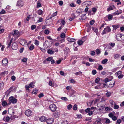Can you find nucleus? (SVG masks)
<instances>
[{
    "label": "nucleus",
    "instance_id": "nucleus-39",
    "mask_svg": "<svg viewBox=\"0 0 124 124\" xmlns=\"http://www.w3.org/2000/svg\"><path fill=\"white\" fill-rule=\"evenodd\" d=\"M95 52L96 54L97 55H98L100 54L101 52V51H100L99 49H97L95 50Z\"/></svg>",
    "mask_w": 124,
    "mask_h": 124
},
{
    "label": "nucleus",
    "instance_id": "nucleus-55",
    "mask_svg": "<svg viewBox=\"0 0 124 124\" xmlns=\"http://www.w3.org/2000/svg\"><path fill=\"white\" fill-rule=\"evenodd\" d=\"M35 44L36 45L38 46L39 44V42L38 41H37V40H35Z\"/></svg>",
    "mask_w": 124,
    "mask_h": 124
},
{
    "label": "nucleus",
    "instance_id": "nucleus-36",
    "mask_svg": "<svg viewBox=\"0 0 124 124\" xmlns=\"http://www.w3.org/2000/svg\"><path fill=\"white\" fill-rule=\"evenodd\" d=\"M93 101H91L90 102L87 103V104L88 106H91L93 103Z\"/></svg>",
    "mask_w": 124,
    "mask_h": 124
},
{
    "label": "nucleus",
    "instance_id": "nucleus-9",
    "mask_svg": "<svg viewBox=\"0 0 124 124\" xmlns=\"http://www.w3.org/2000/svg\"><path fill=\"white\" fill-rule=\"evenodd\" d=\"M23 1L19 0L17 1V5L19 7H21L23 5Z\"/></svg>",
    "mask_w": 124,
    "mask_h": 124
},
{
    "label": "nucleus",
    "instance_id": "nucleus-2",
    "mask_svg": "<svg viewBox=\"0 0 124 124\" xmlns=\"http://www.w3.org/2000/svg\"><path fill=\"white\" fill-rule=\"evenodd\" d=\"M110 31L111 29L108 26H107L104 29L103 31L102 32V35H104L110 32Z\"/></svg>",
    "mask_w": 124,
    "mask_h": 124
},
{
    "label": "nucleus",
    "instance_id": "nucleus-18",
    "mask_svg": "<svg viewBox=\"0 0 124 124\" xmlns=\"http://www.w3.org/2000/svg\"><path fill=\"white\" fill-rule=\"evenodd\" d=\"M75 18V16L74 14H73L71 15V17L69 19V21H71L74 20Z\"/></svg>",
    "mask_w": 124,
    "mask_h": 124
},
{
    "label": "nucleus",
    "instance_id": "nucleus-46",
    "mask_svg": "<svg viewBox=\"0 0 124 124\" xmlns=\"http://www.w3.org/2000/svg\"><path fill=\"white\" fill-rule=\"evenodd\" d=\"M72 106V105L71 104H70L68 105L67 108L69 110L71 109Z\"/></svg>",
    "mask_w": 124,
    "mask_h": 124
},
{
    "label": "nucleus",
    "instance_id": "nucleus-30",
    "mask_svg": "<svg viewBox=\"0 0 124 124\" xmlns=\"http://www.w3.org/2000/svg\"><path fill=\"white\" fill-rule=\"evenodd\" d=\"M84 41H83L81 40H79L78 41V43L79 46H80L82 45Z\"/></svg>",
    "mask_w": 124,
    "mask_h": 124
},
{
    "label": "nucleus",
    "instance_id": "nucleus-13",
    "mask_svg": "<svg viewBox=\"0 0 124 124\" xmlns=\"http://www.w3.org/2000/svg\"><path fill=\"white\" fill-rule=\"evenodd\" d=\"M103 80L102 79H100L99 78H96V79L95 80V82L96 83H98L100 81V82H104L103 80Z\"/></svg>",
    "mask_w": 124,
    "mask_h": 124
},
{
    "label": "nucleus",
    "instance_id": "nucleus-20",
    "mask_svg": "<svg viewBox=\"0 0 124 124\" xmlns=\"http://www.w3.org/2000/svg\"><path fill=\"white\" fill-rule=\"evenodd\" d=\"M121 55L118 54H115L114 55V58L115 59H117L120 58Z\"/></svg>",
    "mask_w": 124,
    "mask_h": 124
},
{
    "label": "nucleus",
    "instance_id": "nucleus-62",
    "mask_svg": "<svg viewBox=\"0 0 124 124\" xmlns=\"http://www.w3.org/2000/svg\"><path fill=\"white\" fill-rule=\"evenodd\" d=\"M43 20L42 17H40L39 18V20H38V22H40L43 21Z\"/></svg>",
    "mask_w": 124,
    "mask_h": 124
},
{
    "label": "nucleus",
    "instance_id": "nucleus-31",
    "mask_svg": "<svg viewBox=\"0 0 124 124\" xmlns=\"http://www.w3.org/2000/svg\"><path fill=\"white\" fill-rule=\"evenodd\" d=\"M87 31L88 32H89L90 31L91 28V26L88 25V26L87 25Z\"/></svg>",
    "mask_w": 124,
    "mask_h": 124
},
{
    "label": "nucleus",
    "instance_id": "nucleus-27",
    "mask_svg": "<svg viewBox=\"0 0 124 124\" xmlns=\"http://www.w3.org/2000/svg\"><path fill=\"white\" fill-rule=\"evenodd\" d=\"M82 72L79 71V72H77L75 73V74L77 76L79 75L80 76H82Z\"/></svg>",
    "mask_w": 124,
    "mask_h": 124
},
{
    "label": "nucleus",
    "instance_id": "nucleus-59",
    "mask_svg": "<svg viewBox=\"0 0 124 124\" xmlns=\"http://www.w3.org/2000/svg\"><path fill=\"white\" fill-rule=\"evenodd\" d=\"M52 57H49L46 59V60L47 61H51L52 59Z\"/></svg>",
    "mask_w": 124,
    "mask_h": 124
},
{
    "label": "nucleus",
    "instance_id": "nucleus-24",
    "mask_svg": "<svg viewBox=\"0 0 124 124\" xmlns=\"http://www.w3.org/2000/svg\"><path fill=\"white\" fill-rule=\"evenodd\" d=\"M10 119V118L9 116H7L5 118H4L3 119V120L6 122H8Z\"/></svg>",
    "mask_w": 124,
    "mask_h": 124
},
{
    "label": "nucleus",
    "instance_id": "nucleus-21",
    "mask_svg": "<svg viewBox=\"0 0 124 124\" xmlns=\"http://www.w3.org/2000/svg\"><path fill=\"white\" fill-rule=\"evenodd\" d=\"M38 92V91L37 89H34L33 90V91L32 92V93H31L32 94H35V95H36L37 93Z\"/></svg>",
    "mask_w": 124,
    "mask_h": 124
},
{
    "label": "nucleus",
    "instance_id": "nucleus-11",
    "mask_svg": "<svg viewBox=\"0 0 124 124\" xmlns=\"http://www.w3.org/2000/svg\"><path fill=\"white\" fill-rule=\"evenodd\" d=\"M115 82L114 81L113 82H110L108 86V88H111L113 87L115 85Z\"/></svg>",
    "mask_w": 124,
    "mask_h": 124
},
{
    "label": "nucleus",
    "instance_id": "nucleus-54",
    "mask_svg": "<svg viewBox=\"0 0 124 124\" xmlns=\"http://www.w3.org/2000/svg\"><path fill=\"white\" fill-rule=\"evenodd\" d=\"M44 96V94L43 93H41L39 94L38 95V97L39 98H41L42 97H43Z\"/></svg>",
    "mask_w": 124,
    "mask_h": 124
},
{
    "label": "nucleus",
    "instance_id": "nucleus-22",
    "mask_svg": "<svg viewBox=\"0 0 124 124\" xmlns=\"http://www.w3.org/2000/svg\"><path fill=\"white\" fill-rule=\"evenodd\" d=\"M69 49L68 48H66L64 50V53L66 54H68L69 52Z\"/></svg>",
    "mask_w": 124,
    "mask_h": 124
},
{
    "label": "nucleus",
    "instance_id": "nucleus-8",
    "mask_svg": "<svg viewBox=\"0 0 124 124\" xmlns=\"http://www.w3.org/2000/svg\"><path fill=\"white\" fill-rule=\"evenodd\" d=\"M12 49L14 50L17 49L18 48V46L17 43L15 42L13 44L12 46Z\"/></svg>",
    "mask_w": 124,
    "mask_h": 124
},
{
    "label": "nucleus",
    "instance_id": "nucleus-58",
    "mask_svg": "<svg viewBox=\"0 0 124 124\" xmlns=\"http://www.w3.org/2000/svg\"><path fill=\"white\" fill-rule=\"evenodd\" d=\"M92 74L93 75L96 74L97 73V72L95 70H93L92 71Z\"/></svg>",
    "mask_w": 124,
    "mask_h": 124
},
{
    "label": "nucleus",
    "instance_id": "nucleus-61",
    "mask_svg": "<svg viewBox=\"0 0 124 124\" xmlns=\"http://www.w3.org/2000/svg\"><path fill=\"white\" fill-rule=\"evenodd\" d=\"M95 52L94 51H92L91 52L90 54L92 56H94L95 55Z\"/></svg>",
    "mask_w": 124,
    "mask_h": 124
},
{
    "label": "nucleus",
    "instance_id": "nucleus-25",
    "mask_svg": "<svg viewBox=\"0 0 124 124\" xmlns=\"http://www.w3.org/2000/svg\"><path fill=\"white\" fill-rule=\"evenodd\" d=\"M112 27L113 28V29H115L116 30L117 28L119 27V25H113L112 26Z\"/></svg>",
    "mask_w": 124,
    "mask_h": 124
},
{
    "label": "nucleus",
    "instance_id": "nucleus-37",
    "mask_svg": "<svg viewBox=\"0 0 124 124\" xmlns=\"http://www.w3.org/2000/svg\"><path fill=\"white\" fill-rule=\"evenodd\" d=\"M108 61L107 59H106L102 61L101 63L102 64H104L106 63Z\"/></svg>",
    "mask_w": 124,
    "mask_h": 124
},
{
    "label": "nucleus",
    "instance_id": "nucleus-34",
    "mask_svg": "<svg viewBox=\"0 0 124 124\" xmlns=\"http://www.w3.org/2000/svg\"><path fill=\"white\" fill-rule=\"evenodd\" d=\"M113 17V16L109 14L108 16V18L109 20H110L112 19Z\"/></svg>",
    "mask_w": 124,
    "mask_h": 124
},
{
    "label": "nucleus",
    "instance_id": "nucleus-4",
    "mask_svg": "<svg viewBox=\"0 0 124 124\" xmlns=\"http://www.w3.org/2000/svg\"><path fill=\"white\" fill-rule=\"evenodd\" d=\"M8 61L7 58L3 59L2 62V65L5 66L8 65Z\"/></svg>",
    "mask_w": 124,
    "mask_h": 124
},
{
    "label": "nucleus",
    "instance_id": "nucleus-17",
    "mask_svg": "<svg viewBox=\"0 0 124 124\" xmlns=\"http://www.w3.org/2000/svg\"><path fill=\"white\" fill-rule=\"evenodd\" d=\"M122 35L121 34H118L116 36V38L117 40H121L122 37Z\"/></svg>",
    "mask_w": 124,
    "mask_h": 124
},
{
    "label": "nucleus",
    "instance_id": "nucleus-44",
    "mask_svg": "<svg viewBox=\"0 0 124 124\" xmlns=\"http://www.w3.org/2000/svg\"><path fill=\"white\" fill-rule=\"evenodd\" d=\"M49 85L53 87L54 86V85L53 84L51 80H50L49 82Z\"/></svg>",
    "mask_w": 124,
    "mask_h": 124
},
{
    "label": "nucleus",
    "instance_id": "nucleus-57",
    "mask_svg": "<svg viewBox=\"0 0 124 124\" xmlns=\"http://www.w3.org/2000/svg\"><path fill=\"white\" fill-rule=\"evenodd\" d=\"M112 120L114 121L116 120L117 119V117L115 116H114L112 118Z\"/></svg>",
    "mask_w": 124,
    "mask_h": 124
},
{
    "label": "nucleus",
    "instance_id": "nucleus-7",
    "mask_svg": "<svg viewBox=\"0 0 124 124\" xmlns=\"http://www.w3.org/2000/svg\"><path fill=\"white\" fill-rule=\"evenodd\" d=\"M20 44L23 46H26L28 44L26 40L23 39H21L20 42Z\"/></svg>",
    "mask_w": 124,
    "mask_h": 124
},
{
    "label": "nucleus",
    "instance_id": "nucleus-12",
    "mask_svg": "<svg viewBox=\"0 0 124 124\" xmlns=\"http://www.w3.org/2000/svg\"><path fill=\"white\" fill-rule=\"evenodd\" d=\"M25 113L27 116H30L31 115V111L29 109L25 111Z\"/></svg>",
    "mask_w": 124,
    "mask_h": 124
},
{
    "label": "nucleus",
    "instance_id": "nucleus-47",
    "mask_svg": "<svg viewBox=\"0 0 124 124\" xmlns=\"http://www.w3.org/2000/svg\"><path fill=\"white\" fill-rule=\"evenodd\" d=\"M27 60V59L26 58H23L21 59V61L23 62H25Z\"/></svg>",
    "mask_w": 124,
    "mask_h": 124
},
{
    "label": "nucleus",
    "instance_id": "nucleus-33",
    "mask_svg": "<svg viewBox=\"0 0 124 124\" xmlns=\"http://www.w3.org/2000/svg\"><path fill=\"white\" fill-rule=\"evenodd\" d=\"M105 110L107 111H109L112 110V109L108 107H106L105 108Z\"/></svg>",
    "mask_w": 124,
    "mask_h": 124
},
{
    "label": "nucleus",
    "instance_id": "nucleus-64",
    "mask_svg": "<svg viewBox=\"0 0 124 124\" xmlns=\"http://www.w3.org/2000/svg\"><path fill=\"white\" fill-rule=\"evenodd\" d=\"M68 123L67 120H64L62 123L61 124H68Z\"/></svg>",
    "mask_w": 124,
    "mask_h": 124
},
{
    "label": "nucleus",
    "instance_id": "nucleus-53",
    "mask_svg": "<svg viewBox=\"0 0 124 124\" xmlns=\"http://www.w3.org/2000/svg\"><path fill=\"white\" fill-rule=\"evenodd\" d=\"M121 122V121L120 119H118L116 122V124H120Z\"/></svg>",
    "mask_w": 124,
    "mask_h": 124
},
{
    "label": "nucleus",
    "instance_id": "nucleus-29",
    "mask_svg": "<svg viewBox=\"0 0 124 124\" xmlns=\"http://www.w3.org/2000/svg\"><path fill=\"white\" fill-rule=\"evenodd\" d=\"M71 92L70 94V96L71 97L72 96V95L74 94L75 92V91L72 89L71 90Z\"/></svg>",
    "mask_w": 124,
    "mask_h": 124
},
{
    "label": "nucleus",
    "instance_id": "nucleus-14",
    "mask_svg": "<svg viewBox=\"0 0 124 124\" xmlns=\"http://www.w3.org/2000/svg\"><path fill=\"white\" fill-rule=\"evenodd\" d=\"M122 12V10H118L113 13L114 15H118L121 14Z\"/></svg>",
    "mask_w": 124,
    "mask_h": 124
},
{
    "label": "nucleus",
    "instance_id": "nucleus-15",
    "mask_svg": "<svg viewBox=\"0 0 124 124\" xmlns=\"http://www.w3.org/2000/svg\"><path fill=\"white\" fill-rule=\"evenodd\" d=\"M46 118L44 116H42L40 117L39 118V120L41 122H44L46 121Z\"/></svg>",
    "mask_w": 124,
    "mask_h": 124
},
{
    "label": "nucleus",
    "instance_id": "nucleus-28",
    "mask_svg": "<svg viewBox=\"0 0 124 124\" xmlns=\"http://www.w3.org/2000/svg\"><path fill=\"white\" fill-rule=\"evenodd\" d=\"M93 30L96 33V34H97V33L98 32V29L96 28H94L93 27H92Z\"/></svg>",
    "mask_w": 124,
    "mask_h": 124
},
{
    "label": "nucleus",
    "instance_id": "nucleus-5",
    "mask_svg": "<svg viewBox=\"0 0 124 124\" xmlns=\"http://www.w3.org/2000/svg\"><path fill=\"white\" fill-rule=\"evenodd\" d=\"M47 124H52L54 122V119L52 118H49L46 120Z\"/></svg>",
    "mask_w": 124,
    "mask_h": 124
},
{
    "label": "nucleus",
    "instance_id": "nucleus-51",
    "mask_svg": "<svg viewBox=\"0 0 124 124\" xmlns=\"http://www.w3.org/2000/svg\"><path fill=\"white\" fill-rule=\"evenodd\" d=\"M16 78V77L14 76H12L11 77V79L13 81H14L15 80Z\"/></svg>",
    "mask_w": 124,
    "mask_h": 124
},
{
    "label": "nucleus",
    "instance_id": "nucleus-16",
    "mask_svg": "<svg viewBox=\"0 0 124 124\" xmlns=\"http://www.w3.org/2000/svg\"><path fill=\"white\" fill-rule=\"evenodd\" d=\"M31 87V83H30L29 85H25V87L26 90L28 92H30V90H29V88Z\"/></svg>",
    "mask_w": 124,
    "mask_h": 124
},
{
    "label": "nucleus",
    "instance_id": "nucleus-63",
    "mask_svg": "<svg viewBox=\"0 0 124 124\" xmlns=\"http://www.w3.org/2000/svg\"><path fill=\"white\" fill-rule=\"evenodd\" d=\"M113 114L112 113H109L108 114V116L112 118L114 116Z\"/></svg>",
    "mask_w": 124,
    "mask_h": 124
},
{
    "label": "nucleus",
    "instance_id": "nucleus-50",
    "mask_svg": "<svg viewBox=\"0 0 124 124\" xmlns=\"http://www.w3.org/2000/svg\"><path fill=\"white\" fill-rule=\"evenodd\" d=\"M109 102L111 104L113 105L114 104H115V102L113 101L112 100H110L109 101Z\"/></svg>",
    "mask_w": 124,
    "mask_h": 124
},
{
    "label": "nucleus",
    "instance_id": "nucleus-23",
    "mask_svg": "<svg viewBox=\"0 0 124 124\" xmlns=\"http://www.w3.org/2000/svg\"><path fill=\"white\" fill-rule=\"evenodd\" d=\"M47 52L49 54H54V52L50 49H49L48 50Z\"/></svg>",
    "mask_w": 124,
    "mask_h": 124
},
{
    "label": "nucleus",
    "instance_id": "nucleus-3",
    "mask_svg": "<svg viewBox=\"0 0 124 124\" xmlns=\"http://www.w3.org/2000/svg\"><path fill=\"white\" fill-rule=\"evenodd\" d=\"M49 108L52 112H54L56 109V105L54 104H51L49 106Z\"/></svg>",
    "mask_w": 124,
    "mask_h": 124
},
{
    "label": "nucleus",
    "instance_id": "nucleus-48",
    "mask_svg": "<svg viewBox=\"0 0 124 124\" xmlns=\"http://www.w3.org/2000/svg\"><path fill=\"white\" fill-rule=\"evenodd\" d=\"M44 33L45 34H48L49 33V30H46L44 31Z\"/></svg>",
    "mask_w": 124,
    "mask_h": 124
},
{
    "label": "nucleus",
    "instance_id": "nucleus-56",
    "mask_svg": "<svg viewBox=\"0 0 124 124\" xmlns=\"http://www.w3.org/2000/svg\"><path fill=\"white\" fill-rule=\"evenodd\" d=\"M69 81L71 83H74L75 82V81L74 79H70V80Z\"/></svg>",
    "mask_w": 124,
    "mask_h": 124
},
{
    "label": "nucleus",
    "instance_id": "nucleus-32",
    "mask_svg": "<svg viewBox=\"0 0 124 124\" xmlns=\"http://www.w3.org/2000/svg\"><path fill=\"white\" fill-rule=\"evenodd\" d=\"M43 11L41 9H39L38 10L37 13L39 15H41L43 13Z\"/></svg>",
    "mask_w": 124,
    "mask_h": 124
},
{
    "label": "nucleus",
    "instance_id": "nucleus-26",
    "mask_svg": "<svg viewBox=\"0 0 124 124\" xmlns=\"http://www.w3.org/2000/svg\"><path fill=\"white\" fill-rule=\"evenodd\" d=\"M38 102L35 99V100L33 102L32 105H34L35 106L37 105H38Z\"/></svg>",
    "mask_w": 124,
    "mask_h": 124
},
{
    "label": "nucleus",
    "instance_id": "nucleus-42",
    "mask_svg": "<svg viewBox=\"0 0 124 124\" xmlns=\"http://www.w3.org/2000/svg\"><path fill=\"white\" fill-rule=\"evenodd\" d=\"M73 109L75 110H76L77 109V105L76 104H75L74 105L73 107Z\"/></svg>",
    "mask_w": 124,
    "mask_h": 124
},
{
    "label": "nucleus",
    "instance_id": "nucleus-6",
    "mask_svg": "<svg viewBox=\"0 0 124 124\" xmlns=\"http://www.w3.org/2000/svg\"><path fill=\"white\" fill-rule=\"evenodd\" d=\"M113 78V77L111 76H109L108 78H107L103 80L105 83H106L110 81Z\"/></svg>",
    "mask_w": 124,
    "mask_h": 124
},
{
    "label": "nucleus",
    "instance_id": "nucleus-52",
    "mask_svg": "<svg viewBox=\"0 0 124 124\" xmlns=\"http://www.w3.org/2000/svg\"><path fill=\"white\" fill-rule=\"evenodd\" d=\"M103 69V67L102 66L100 65L99 66L98 69L99 70H101Z\"/></svg>",
    "mask_w": 124,
    "mask_h": 124
},
{
    "label": "nucleus",
    "instance_id": "nucleus-60",
    "mask_svg": "<svg viewBox=\"0 0 124 124\" xmlns=\"http://www.w3.org/2000/svg\"><path fill=\"white\" fill-rule=\"evenodd\" d=\"M94 22L95 21L94 20H92L90 21V23L91 25H93L94 24Z\"/></svg>",
    "mask_w": 124,
    "mask_h": 124
},
{
    "label": "nucleus",
    "instance_id": "nucleus-19",
    "mask_svg": "<svg viewBox=\"0 0 124 124\" xmlns=\"http://www.w3.org/2000/svg\"><path fill=\"white\" fill-rule=\"evenodd\" d=\"M12 40L13 39L12 38L10 40L8 41V42L7 43V44L8 45V48H9L10 46Z\"/></svg>",
    "mask_w": 124,
    "mask_h": 124
},
{
    "label": "nucleus",
    "instance_id": "nucleus-41",
    "mask_svg": "<svg viewBox=\"0 0 124 124\" xmlns=\"http://www.w3.org/2000/svg\"><path fill=\"white\" fill-rule=\"evenodd\" d=\"M2 105L3 106H5L7 105V103L6 101H4L2 102Z\"/></svg>",
    "mask_w": 124,
    "mask_h": 124
},
{
    "label": "nucleus",
    "instance_id": "nucleus-45",
    "mask_svg": "<svg viewBox=\"0 0 124 124\" xmlns=\"http://www.w3.org/2000/svg\"><path fill=\"white\" fill-rule=\"evenodd\" d=\"M65 35L64 33H62L60 37L62 38H65Z\"/></svg>",
    "mask_w": 124,
    "mask_h": 124
},
{
    "label": "nucleus",
    "instance_id": "nucleus-49",
    "mask_svg": "<svg viewBox=\"0 0 124 124\" xmlns=\"http://www.w3.org/2000/svg\"><path fill=\"white\" fill-rule=\"evenodd\" d=\"M41 6V4L40 3V2L39 1L37 2V8H38L40 7Z\"/></svg>",
    "mask_w": 124,
    "mask_h": 124
},
{
    "label": "nucleus",
    "instance_id": "nucleus-43",
    "mask_svg": "<svg viewBox=\"0 0 124 124\" xmlns=\"http://www.w3.org/2000/svg\"><path fill=\"white\" fill-rule=\"evenodd\" d=\"M119 108V106L116 104H115L114 105V108L115 109H118Z\"/></svg>",
    "mask_w": 124,
    "mask_h": 124
},
{
    "label": "nucleus",
    "instance_id": "nucleus-40",
    "mask_svg": "<svg viewBox=\"0 0 124 124\" xmlns=\"http://www.w3.org/2000/svg\"><path fill=\"white\" fill-rule=\"evenodd\" d=\"M105 119L106 120L105 122L106 123L109 124L110 123V121L109 119L107 118H105Z\"/></svg>",
    "mask_w": 124,
    "mask_h": 124
},
{
    "label": "nucleus",
    "instance_id": "nucleus-1",
    "mask_svg": "<svg viewBox=\"0 0 124 124\" xmlns=\"http://www.w3.org/2000/svg\"><path fill=\"white\" fill-rule=\"evenodd\" d=\"M8 100L9 101V103L8 104H9L11 103L14 104L16 103L17 101V100L13 96L10 97L9 98Z\"/></svg>",
    "mask_w": 124,
    "mask_h": 124
},
{
    "label": "nucleus",
    "instance_id": "nucleus-35",
    "mask_svg": "<svg viewBox=\"0 0 124 124\" xmlns=\"http://www.w3.org/2000/svg\"><path fill=\"white\" fill-rule=\"evenodd\" d=\"M19 33L18 31L17 30H15L14 32V33L13 34V35H18Z\"/></svg>",
    "mask_w": 124,
    "mask_h": 124
},
{
    "label": "nucleus",
    "instance_id": "nucleus-10",
    "mask_svg": "<svg viewBox=\"0 0 124 124\" xmlns=\"http://www.w3.org/2000/svg\"><path fill=\"white\" fill-rule=\"evenodd\" d=\"M115 8V6L114 5H110L109 6V7H108L107 9V11L108 12L110 10H112L113 9Z\"/></svg>",
    "mask_w": 124,
    "mask_h": 124
},
{
    "label": "nucleus",
    "instance_id": "nucleus-38",
    "mask_svg": "<svg viewBox=\"0 0 124 124\" xmlns=\"http://www.w3.org/2000/svg\"><path fill=\"white\" fill-rule=\"evenodd\" d=\"M97 9L95 8H92V11L93 12V13L92 14V15L94 14L95 12L96 11Z\"/></svg>",
    "mask_w": 124,
    "mask_h": 124
}]
</instances>
